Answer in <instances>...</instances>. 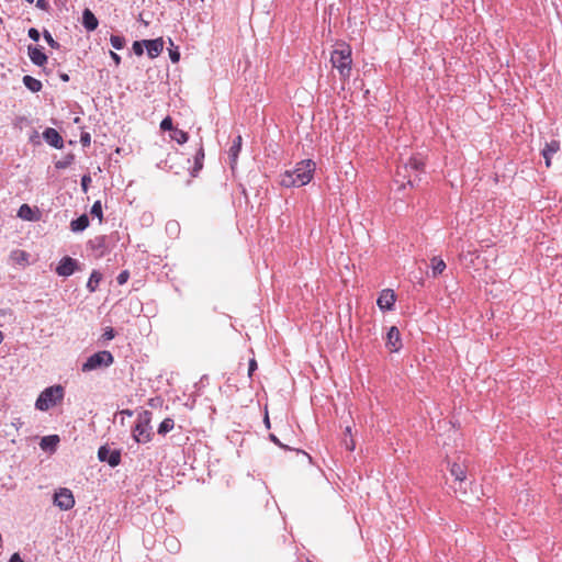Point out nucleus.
<instances>
[{
    "mask_svg": "<svg viewBox=\"0 0 562 562\" xmlns=\"http://www.w3.org/2000/svg\"><path fill=\"white\" fill-rule=\"evenodd\" d=\"M101 279H102V276L100 272L92 271V273L88 280V283H87V288L89 289L90 292H94L97 290Z\"/></svg>",
    "mask_w": 562,
    "mask_h": 562,
    "instance_id": "obj_24",
    "label": "nucleus"
},
{
    "mask_svg": "<svg viewBox=\"0 0 562 562\" xmlns=\"http://www.w3.org/2000/svg\"><path fill=\"white\" fill-rule=\"evenodd\" d=\"M19 425H21L20 420L18 423H13V426H19Z\"/></svg>",
    "mask_w": 562,
    "mask_h": 562,
    "instance_id": "obj_52",
    "label": "nucleus"
},
{
    "mask_svg": "<svg viewBox=\"0 0 562 562\" xmlns=\"http://www.w3.org/2000/svg\"><path fill=\"white\" fill-rule=\"evenodd\" d=\"M150 416L151 414L148 411H144L139 414L137 424L133 430V437L136 442L145 443L151 439L150 432Z\"/></svg>",
    "mask_w": 562,
    "mask_h": 562,
    "instance_id": "obj_7",
    "label": "nucleus"
},
{
    "mask_svg": "<svg viewBox=\"0 0 562 562\" xmlns=\"http://www.w3.org/2000/svg\"><path fill=\"white\" fill-rule=\"evenodd\" d=\"M169 56H170V59L172 60V63H178L180 59V53L178 50V47H176L175 49L170 48Z\"/></svg>",
    "mask_w": 562,
    "mask_h": 562,
    "instance_id": "obj_33",
    "label": "nucleus"
},
{
    "mask_svg": "<svg viewBox=\"0 0 562 562\" xmlns=\"http://www.w3.org/2000/svg\"><path fill=\"white\" fill-rule=\"evenodd\" d=\"M378 305L381 310L390 311L393 308L395 303V294L392 290L385 289L381 292L378 299Z\"/></svg>",
    "mask_w": 562,
    "mask_h": 562,
    "instance_id": "obj_11",
    "label": "nucleus"
},
{
    "mask_svg": "<svg viewBox=\"0 0 562 562\" xmlns=\"http://www.w3.org/2000/svg\"><path fill=\"white\" fill-rule=\"evenodd\" d=\"M114 361L112 353L108 350H102L90 356L82 364L83 372L93 371L101 368L110 367Z\"/></svg>",
    "mask_w": 562,
    "mask_h": 562,
    "instance_id": "obj_6",
    "label": "nucleus"
},
{
    "mask_svg": "<svg viewBox=\"0 0 562 562\" xmlns=\"http://www.w3.org/2000/svg\"><path fill=\"white\" fill-rule=\"evenodd\" d=\"M144 47H145L144 41H142V42H134V44H133V50L138 56L143 55Z\"/></svg>",
    "mask_w": 562,
    "mask_h": 562,
    "instance_id": "obj_31",
    "label": "nucleus"
},
{
    "mask_svg": "<svg viewBox=\"0 0 562 562\" xmlns=\"http://www.w3.org/2000/svg\"><path fill=\"white\" fill-rule=\"evenodd\" d=\"M90 182H91V178H90V176H87V175H86V176H83V177L81 178V187H82V190H83L85 192H87V191H88V186H89V183H90Z\"/></svg>",
    "mask_w": 562,
    "mask_h": 562,
    "instance_id": "obj_34",
    "label": "nucleus"
},
{
    "mask_svg": "<svg viewBox=\"0 0 562 562\" xmlns=\"http://www.w3.org/2000/svg\"><path fill=\"white\" fill-rule=\"evenodd\" d=\"M386 347L392 352L398 351L402 347L400 330L395 326H392L387 333Z\"/></svg>",
    "mask_w": 562,
    "mask_h": 562,
    "instance_id": "obj_10",
    "label": "nucleus"
},
{
    "mask_svg": "<svg viewBox=\"0 0 562 562\" xmlns=\"http://www.w3.org/2000/svg\"><path fill=\"white\" fill-rule=\"evenodd\" d=\"M175 427V422L172 418H165L159 427H158V434L159 435H166L167 432H169L170 430H172Z\"/></svg>",
    "mask_w": 562,
    "mask_h": 562,
    "instance_id": "obj_25",
    "label": "nucleus"
},
{
    "mask_svg": "<svg viewBox=\"0 0 562 562\" xmlns=\"http://www.w3.org/2000/svg\"><path fill=\"white\" fill-rule=\"evenodd\" d=\"M69 164H70V160H59L56 162L55 166L57 169H65L69 166Z\"/></svg>",
    "mask_w": 562,
    "mask_h": 562,
    "instance_id": "obj_37",
    "label": "nucleus"
},
{
    "mask_svg": "<svg viewBox=\"0 0 562 562\" xmlns=\"http://www.w3.org/2000/svg\"><path fill=\"white\" fill-rule=\"evenodd\" d=\"M265 425H268V426H269V419H268V417H266V419H265Z\"/></svg>",
    "mask_w": 562,
    "mask_h": 562,
    "instance_id": "obj_49",
    "label": "nucleus"
},
{
    "mask_svg": "<svg viewBox=\"0 0 562 562\" xmlns=\"http://www.w3.org/2000/svg\"><path fill=\"white\" fill-rule=\"evenodd\" d=\"M45 40L47 41V43L52 46V47H55L57 45V43L55 42L54 37H45Z\"/></svg>",
    "mask_w": 562,
    "mask_h": 562,
    "instance_id": "obj_44",
    "label": "nucleus"
},
{
    "mask_svg": "<svg viewBox=\"0 0 562 562\" xmlns=\"http://www.w3.org/2000/svg\"><path fill=\"white\" fill-rule=\"evenodd\" d=\"M241 149V136H237L229 150H228V157H229V160H231V167L234 168V166L236 165L237 162V157H238V154Z\"/></svg>",
    "mask_w": 562,
    "mask_h": 562,
    "instance_id": "obj_16",
    "label": "nucleus"
},
{
    "mask_svg": "<svg viewBox=\"0 0 562 562\" xmlns=\"http://www.w3.org/2000/svg\"><path fill=\"white\" fill-rule=\"evenodd\" d=\"M58 441L59 438L57 435L46 436L42 438L40 446L44 450L54 449L57 446Z\"/></svg>",
    "mask_w": 562,
    "mask_h": 562,
    "instance_id": "obj_23",
    "label": "nucleus"
},
{
    "mask_svg": "<svg viewBox=\"0 0 562 562\" xmlns=\"http://www.w3.org/2000/svg\"><path fill=\"white\" fill-rule=\"evenodd\" d=\"M257 369V362L256 360H250L249 362V369H248V374L249 376H251L252 372Z\"/></svg>",
    "mask_w": 562,
    "mask_h": 562,
    "instance_id": "obj_38",
    "label": "nucleus"
},
{
    "mask_svg": "<svg viewBox=\"0 0 562 562\" xmlns=\"http://www.w3.org/2000/svg\"><path fill=\"white\" fill-rule=\"evenodd\" d=\"M29 56L37 66H42L47 59L46 55L40 48L33 46H29Z\"/></svg>",
    "mask_w": 562,
    "mask_h": 562,
    "instance_id": "obj_17",
    "label": "nucleus"
},
{
    "mask_svg": "<svg viewBox=\"0 0 562 562\" xmlns=\"http://www.w3.org/2000/svg\"><path fill=\"white\" fill-rule=\"evenodd\" d=\"M29 257L30 255L21 249L13 250L10 254L11 261L20 266H26L29 263Z\"/></svg>",
    "mask_w": 562,
    "mask_h": 562,
    "instance_id": "obj_18",
    "label": "nucleus"
},
{
    "mask_svg": "<svg viewBox=\"0 0 562 562\" xmlns=\"http://www.w3.org/2000/svg\"><path fill=\"white\" fill-rule=\"evenodd\" d=\"M54 504L61 510H69L75 506V498L69 488L63 487L55 492Z\"/></svg>",
    "mask_w": 562,
    "mask_h": 562,
    "instance_id": "obj_8",
    "label": "nucleus"
},
{
    "mask_svg": "<svg viewBox=\"0 0 562 562\" xmlns=\"http://www.w3.org/2000/svg\"><path fill=\"white\" fill-rule=\"evenodd\" d=\"M172 138L179 144H184L188 140V134L181 130H176Z\"/></svg>",
    "mask_w": 562,
    "mask_h": 562,
    "instance_id": "obj_29",
    "label": "nucleus"
},
{
    "mask_svg": "<svg viewBox=\"0 0 562 562\" xmlns=\"http://www.w3.org/2000/svg\"><path fill=\"white\" fill-rule=\"evenodd\" d=\"M9 562H23L19 553H14L11 555Z\"/></svg>",
    "mask_w": 562,
    "mask_h": 562,
    "instance_id": "obj_39",
    "label": "nucleus"
},
{
    "mask_svg": "<svg viewBox=\"0 0 562 562\" xmlns=\"http://www.w3.org/2000/svg\"><path fill=\"white\" fill-rule=\"evenodd\" d=\"M19 425H21L20 420L18 423H13V426H19Z\"/></svg>",
    "mask_w": 562,
    "mask_h": 562,
    "instance_id": "obj_50",
    "label": "nucleus"
},
{
    "mask_svg": "<svg viewBox=\"0 0 562 562\" xmlns=\"http://www.w3.org/2000/svg\"><path fill=\"white\" fill-rule=\"evenodd\" d=\"M89 225V218L86 214L79 216L77 220L71 221L70 227L72 232H82Z\"/></svg>",
    "mask_w": 562,
    "mask_h": 562,
    "instance_id": "obj_19",
    "label": "nucleus"
},
{
    "mask_svg": "<svg viewBox=\"0 0 562 562\" xmlns=\"http://www.w3.org/2000/svg\"><path fill=\"white\" fill-rule=\"evenodd\" d=\"M64 394V387L61 385L46 387L42 391L35 402L36 409L42 412L48 411L50 407L63 401Z\"/></svg>",
    "mask_w": 562,
    "mask_h": 562,
    "instance_id": "obj_4",
    "label": "nucleus"
},
{
    "mask_svg": "<svg viewBox=\"0 0 562 562\" xmlns=\"http://www.w3.org/2000/svg\"><path fill=\"white\" fill-rule=\"evenodd\" d=\"M111 57L113 58V60L115 61L116 65L120 64L121 57L116 53L111 52Z\"/></svg>",
    "mask_w": 562,
    "mask_h": 562,
    "instance_id": "obj_42",
    "label": "nucleus"
},
{
    "mask_svg": "<svg viewBox=\"0 0 562 562\" xmlns=\"http://www.w3.org/2000/svg\"><path fill=\"white\" fill-rule=\"evenodd\" d=\"M330 60L344 79L349 78L352 63L349 45H338L331 53Z\"/></svg>",
    "mask_w": 562,
    "mask_h": 562,
    "instance_id": "obj_3",
    "label": "nucleus"
},
{
    "mask_svg": "<svg viewBox=\"0 0 562 562\" xmlns=\"http://www.w3.org/2000/svg\"><path fill=\"white\" fill-rule=\"evenodd\" d=\"M27 2L32 3L34 0H26Z\"/></svg>",
    "mask_w": 562,
    "mask_h": 562,
    "instance_id": "obj_53",
    "label": "nucleus"
},
{
    "mask_svg": "<svg viewBox=\"0 0 562 562\" xmlns=\"http://www.w3.org/2000/svg\"><path fill=\"white\" fill-rule=\"evenodd\" d=\"M423 161L416 157L411 158L406 164L400 166L396 172V182L401 183V187H405V180L407 184L414 186L420 180L419 173L423 168Z\"/></svg>",
    "mask_w": 562,
    "mask_h": 562,
    "instance_id": "obj_2",
    "label": "nucleus"
},
{
    "mask_svg": "<svg viewBox=\"0 0 562 562\" xmlns=\"http://www.w3.org/2000/svg\"><path fill=\"white\" fill-rule=\"evenodd\" d=\"M81 143L83 145H89L90 144V135L89 134H85L81 136Z\"/></svg>",
    "mask_w": 562,
    "mask_h": 562,
    "instance_id": "obj_41",
    "label": "nucleus"
},
{
    "mask_svg": "<svg viewBox=\"0 0 562 562\" xmlns=\"http://www.w3.org/2000/svg\"><path fill=\"white\" fill-rule=\"evenodd\" d=\"M2 340H3V334H2V331H0V344L2 342Z\"/></svg>",
    "mask_w": 562,
    "mask_h": 562,
    "instance_id": "obj_48",
    "label": "nucleus"
},
{
    "mask_svg": "<svg viewBox=\"0 0 562 562\" xmlns=\"http://www.w3.org/2000/svg\"><path fill=\"white\" fill-rule=\"evenodd\" d=\"M19 425H21L20 420L18 423H13V426H19Z\"/></svg>",
    "mask_w": 562,
    "mask_h": 562,
    "instance_id": "obj_51",
    "label": "nucleus"
},
{
    "mask_svg": "<svg viewBox=\"0 0 562 562\" xmlns=\"http://www.w3.org/2000/svg\"><path fill=\"white\" fill-rule=\"evenodd\" d=\"M27 35H40V33H38V31H37L36 29L31 27V29L29 30Z\"/></svg>",
    "mask_w": 562,
    "mask_h": 562,
    "instance_id": "obj_45",
    "label": "nucleus"
},
{
    "mask_svg": "<svg viewBox=\"0 0 562 562\" xmlns=\"http://www.w3.org/2000/svg\"><path fill=\"white\" fill-rule=\"evenodd\" d=\"M450 474L454 477V493L459 498L467 501L469 497L467 491L468 483L465 468L462 464L454 462L450 468Z\"/></svg>",
    "mask_w": 562,
    "mask_h": 562,
    "instance_id": "obj_5",
    "label": "nucleus"
},
{
    "mask_svg": "<svg viewBox=\"0 0 562 562\" xmlns=\"http://www.w3.org/2000/svg\"><path fill=\"white\" fill-rule=\"evenodd\" d=\"M36 5L41 9H45L47 5L46 0H37Z\"/></svg>",
    "mask_w": 562,
    "mask_h": 562,
    "instance_id": "obj_43",
    "label": "nucleus"
},
{
    "mask_svg": "<svg viewBox=\"0 0 562 562\" xmlns=\"http://www.w3.org/2000/svg\"><path fill=\"white\" fill-rule=\"evenodd\" d=\"M43 137L47 144L55 148H61L64 146L63 138L55 128H46L43 133Z\"/></svg>",
    "mask_w": 562,
    "mask_h": 562,
    "instance_id": "obj_14",
    "label": "nucleus"
},
{
    "mask_svg": "<svg viewBox=\"0 0 562 562\" xmlns=\"http://www.w3.org/2000/svg\"><path fill=\"white\" fill-rule=\"evenodd\" d=\"M344 445H345L346 449H348L350 451H352L355 449V441L351 437L349 439L345 438Z\"/></svg>",
    "mask_w": 562,
    "mask_h": 562,
    "instance_id": "obj_35",
    "label": "nucleus"
},
{
    "mask_svg": "<svg viewBox=\"0 0 562 562\" xmlns=\"http://www.w3.org/2000/svg\"><path fill=\"white\" fill-rule=\"evenodd\" d=\"M315 170V162L311 159L300 161L295 169L286 170L280 177V184L284 188L302 187L307 184Z\"/></svg>",
    "mask_w": 562,
    "mask_h": 562,
    "instance_id": "obj_1",
    "label": "nucleus"
},
{
    "mask_svg": "<svg viewBox=\"0 0 562 562\" xmlns=\"http://www.w3.org/2000/svg\"><path fill=\"white\" fill-rule=\"evenodd\" d=\"M82 24L88 32L94 31L98 26V19L89 9H85L82 13Z\"/></svg>",
    "mask_w": 562,
    "mask_h": 562,
    "instance_id": "obj_15",
    "label": "nucleus"
},
{
    "mask_svg": "<svg viewBox=\"0 0 562 562\" xmlns=\"http://www.w3.org/2000/svg\"><path fill=\"white\" fill-rule=\"evenodd\" d=\"M23 83L32 92H38L42 89V82L29 75L23 77Z\"/></svg>",
    "mask_w": 562,
    "mask_h": 562,
    "instance_id": "obj_21",
    "label": "nucleus"
},
{
    "mask_svg": "<svg viewBox=\"0 0 562 562\" xmlns=\"http://www.w3.org/2000/svg\"><path fill=\"white\" fill-rule=\"evenodd\" d=\"M18 216L23 220L32 221L33 211L27 204H22L18 211Z\"/></svg>",
    "mask_w": 562,
    "mask_h": 562,
    "instance_id": "obj_26",
    "label": "nucleus"
},
{
    "mask_svg": "<svg viewBox=\"0 0 562 562\" xmlns=\"http://www.w3.org/2000/svg\"><path fill=\"white\" fill-rule=\"evenodd\" d=\"M270 439H271L274 443H277V445H279V446H282V445H281V442L279 441V439H278L274 435H272V434H271V435H270Z\"/></svg>",
    "mask_w": 562,
    "mask_h": 562,
    "instance_id": "obj_46",
    "label": "nucleus"
},
{
    "mask_svg": "<svg viewBox=\"0 0 562 562\" xmlns=\"http://www.w3.org/2000/svg\"><path fill=\"white\" fill-rule=\"evenodd\" d=\"M559 150V143L558 142H551L550 144H547L546 148L542 150V155L546 159L547 167H550L551 165V156L555 154Z\"/></svg>",
    "mask_w": 562,
    "mask_h": 562,
    "instance_id": "obj_20",
    "label": "nucleus"
},
{
    "mask_svg": "<svg viewBox=\"0 0 562 562\" xmlns=\"http://www.w3.org/2000/svg\"><path fill=\"white\" fill-rule=\"evenodd\" d=\"M160 128L162 131H171L172 130V120L171 117H165L160 123Z\"/></svg>",
    "mask_w": 562,
    "mask_h": 562,
    "instance_id": "obj_32",
    "label": "nucleus"
},
{
    "mask_svg": "<svg viewBox=\"0 0 562 562\" xmlns=\"http://www.w3.org/2000/svg\"><path fill=\"white\" fill-rule=\"evenodd\" d=\"M346 435L351 436V428L349 426L346 427Z\"/></svg>",
    "mask_w": 562,
    "mask_h": 562,
    "instance_id": "obj_47",
    "label": "nucleus"
},
{
    "mask_svg": "<svg viewBox=\"0 0 562 562\" xmlns=\"http://www.w3.org/2000/svg\"><path fill=\"white\" fill-rule=\"evenodd\" d=\"M111 44L115 49H121L125 44V37H110Z\"/></svg>",
    "mask_w": 562,
    "mask_h": 562,
    "instance_id": "obj_30",
    "label": "nucleus"
},
{
    "mask_svg": "<svg viewBox=\"0 0 562 562\" xmlns=\"http://www.w3.org/2000/svg\"><path fill=\"white\" fill-rule=\"evenodd\" d=\"M203 158H204V150L201 147L199 149V151L196 153V156H195V165H194V168L192 170V176L193 177H195L196 173L202 169V167H203V164H202Z\"/></svg>",
    "mask_w": 562,
    "mask_h": 562,
    "instance_id": "obj_27",
    "label": "nucleus"
},
{
    "mask_svg": "<svg viewBox=\"0 0 562 562\" xmlns=\"http://www.w3.org/2000/svg\"><path fill=\"white\" fill-rule=\"evenodd\" d=\"M446 269L445 261L439 257H434L431 259V274L432 277H437L438 274H441Z\"/></svg>",
    "mask_w": 562,
    "mask_h": 562,
    "instance_id": "obj_22",
    "label": "nucleus"
},
{
    "mask_svg": "<svg viewBox=\"0 0 562 562\" xmlns=\"http://www.w3.org/2000/svg\"><path fill=\"white\" fill-rule=\"evenodd\" d=\"M145 47L147 49V54L150 58L157 57L162 48H164V41L162 37H157L155 40H144Z\"/></svg>",
    "mask_w": 562,
    "mask_h": 562,
    "instance_id": "obj_13",
    "label": "nucleus"
},
{
    "mask_svg": "<svg viewBox=\"0 0 562 562\" xmlns=\"http://www.w3.org/2000/svg\"><path fill=\"white\" fill-rule=\"evenodd\" d=\"M100 461L108 462L111 467H116L121 461V453L117 450H110L106 447H101L98 451Z\"/></svg>",
    "mask_w": 562,
    "mask_h": 562,
    "instance_id": "obj_9",
    "label": "nucleus"
},
{
    "mask_svg": "<svg viewBox=\"0 0 562 562\" xmlns=\"http://www.w3.org/2000/svg\"><path fill=\"white\" fill-rule=\"evenodd\" d=\"M127 279H128V272H127V271H123V272H121V273L119 274V277H117V282H119L120 284H124V283L127 281Z\"/></svg>",
    "mask_w": 562,
    "mask_h": 562,
    "instance_id": "obj_36",
    "label": "nucleus"
},
{
    "mask_svg": "<svg viewBox=\"0 0 562 562\" xmlns=\"http://www.w3.org/2000/svg\"><path fill=\"white\" fill-rule=\"evenodd\" d=\"M104 337L106 339H113L114 338V330L112 328L108 329L105 333H104Z\"/></svg>",
    "mask_w": 562,
    "mask_h": 562,
    "instance_id": "obj_40",
    "label": "nucleus"
},
{
    "mask_svg": "<svg viewBox=\"0 0 562 562\" xmlns=\"http://www.w3.org/2000/svg\"><path fill=\"white\" fill-rule=\"evenodd\" d=\"M90 214L92 216L98 217L99 222H102L103 214H102V204L100 201H95L91 207Z\"/></svg>",
    "mask_w": 562,
    "mask_h": 562,
    "instance_id": "obj_28",
    "label": "nucleus"
},
{
    "mask_svg": "<svg viewBox=\"0 0 562 562\" xmlns=\"http://www.w3.org/2000/svg\"><path fill=\"white\" fill-rule=\"evenodd\" d=\"M77 261L70 257H65L60 260L56 268V272L63 277H69L74 273Z\"/></svg>",
    "mask_w": 562,
    "mask_h": 562,
    "instance_id": "obj_12",
    "label": "nucleus"
}]
</instances>
